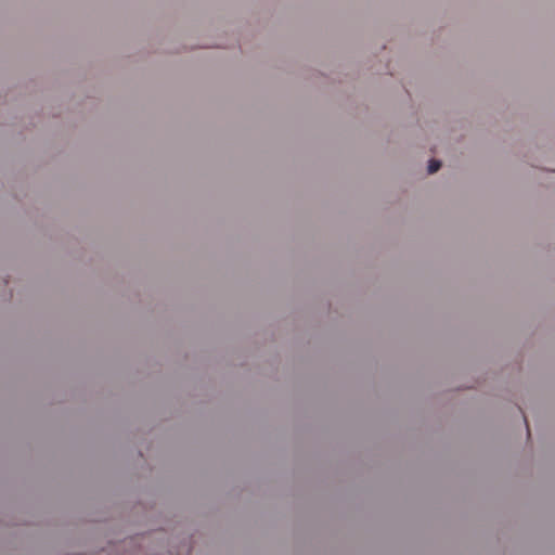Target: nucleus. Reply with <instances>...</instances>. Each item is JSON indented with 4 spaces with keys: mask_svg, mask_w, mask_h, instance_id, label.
I'll return each instance as SVG.
<instances>
[{
    "mask_svg": "<svg viewBox=\"0 0 555 555\" xmlns=\"http://www.w3.org/2000/svg\"><path fill=\"white\" fill-rule=\"evenodd\" d=\"M440 167H441V163L439 160L431 159L428 165V172L435 173L436 171H438L440 169Z\"/></svg>",
    "mask_w": 555,
    "mask_h": 555,
    "instance_id": "obj_1",
    "label": "nucleus"
}]
</instances>
